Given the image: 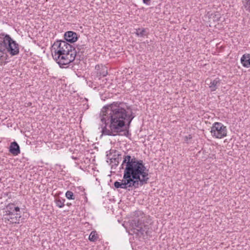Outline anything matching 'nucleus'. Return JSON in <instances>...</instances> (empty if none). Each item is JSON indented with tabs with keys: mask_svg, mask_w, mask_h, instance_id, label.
Wrapping results in <instances>:
<instances>
[{
	"mask_svg": "<svg viewBox=\"0 0 250 250\" xmlns=\"http://www.w3.org/2000/svg\"><path fill=\"white\" fill-rule=\"evenodd\" d=\"M126 106L123 102H116L102 108L100 116L103 134L116 136L124 130L126 123L129 125L134 117L127 113Z\"/></svg>",
	"mask_w": 250,
	"mask_h": 250,
	"instance_id": "obj_1",
	"label": "nucleus"
},
{
	"mask_svg": "<svg viewBox=\"0 0 250 250\" xmlns=\"http://www.w3.org/2000/svg\"><path fill=\"white\" fill-rule=\"evenodd\" d=\"M121 166L123 168L125 167L123 178L121 182H114V185L116 188L129 191L147 183L148 169H146L142 160H137L130 155H124Z\"/></svg>",
	"mask_w": 250,
	"mask_h": 250,
	"instance_id": "obj_2",
	"label": "nucleus"
},
{
	"mask_svg": "<svg viewBox=\"0 0 250 250\" xmlns=\"http://www.w3.org/2000/svg\"><path fill=\"white\" fill-rule=\"evenodd\" d=\"M66 41H57L52 46V55L53 59L61 67L65 66L74 61L76 56L75 47L67 42H74L78 40L76 32L69 31L65 33Z\"/></svg>",
	"mask_w": 250,
	"mask_h": 250,
	"instance_id": "obj_3",
	"label": "nucleus"
},
{
	"mask_svg": "<svg viewBox=\"0 0 250 250\" xmlns=\"http://www.w3.org/2000/svg\"><path fill=\"white\" fill-rule=\"evenodd\" d=\"M7 52L11 56H16L20 52L19 45L11 37L4 33L0 34V65L4 61V54Z\"/></svg>",
	"mask_w": 250,
	"mask_h": 250,
	"instance_id": "obj_4",
	"label": "nucleus"
},
{
	"mask_svg": "<svg viewBox=\"0 0 250 250\" xmlns=\"http://www.w3.org/2000/svg\"><path fill=\"white\" fill-rule=\"evenodd\" d=\"M227 128L222 123L215 122L211 127L212 136L216 139H222L227 136Z\"/></svg>",
	"mask_w": 250,
	"mask_h": 250,
	"instance_id": "obj_5",
	"label": "nucleus"
},
{
	"mask_svg": "<svg viewBox=\"0 0 250 250\" xmlns=\"http://www.w3.org/2000/svg\"><path fill=\"white\" fill-rule=\"evenodd\" d=\"M5 220L9 221L10 223H19L20 219L21 217V214L19 212L11 213L9 214H5Z\"/></svg>",
	"mask_w": 250,
	"mask_h": 250,
	"instance_id": "obj_6",
	"label": "nucleus"
},
{
	"mask_svg": "<svg viewBox=\"0 0 250 250\" xmlns=\"http://www.w3.org/2000/svg\"><path fill=\"white\" fill-rule=\"evenodd\" d=\"M97 77L100 79L102 77H105L107 75V68L103 65H96L95 66Z\"/></svg>",
	"mask_w": 250,
	"mask_h": 250,
	"instance_id": "obj_7",
	"label": "nucleus"
},
{
	"mask_svg": "<svg viewBox=\"0 0 250 250\" xmlns=\"http://www.w3.org/2000/svg\"><path fill=\"white\" fill-rule=\"evenodd\" d=\"M9 151L14 156H17L20 153V148L17 142H13L11 143Z\"/></svg>",
	"mask_w": 250,
	"mask_h": 250,
	"instance_id": "obj_8",
	"label": "nucleus"
},
{
	"mask_svg": "<svg viewBox=\"0 0 250 250\" xmlns=\"http://www.w3.org/2000/svg\"><path fill=\"white\" fill-rule=\"evenodd\" d=\"M241 62L243 66L245 67L249 68L250 67V54H245L241 58Z\"/></svg>",
	"mask_w": 250,
	"mask_h": 250,
	"instance_id": "obj_9",
	"label": "nucleus"
},
{
	"mask_svg": "<svg viewBox=\"0 0 250 250\" xmlns=\"http://www.w3.org/2000/svg\"><path fill=\"white\" fill-rule=\"evenodd\" d=\"M220 81L221 80L218 78H216L210 81V83L208 84V85L211 91L216 90L217 87L219 86Z\"/></svg>",
	"mask_w": 250,
	"mask_h": 250,
	"instance_id": "obj_10",
	"label": "nucleus"
},
{
	"mask_svg": "<svg viewBox=\"0 0 250 250\" xmlns=\"http://www.w3.org/2000/svg\"><path fill=\"white\" fill-rule=\"evenodd\" d=\"M6 210L5 211V214H9L14 212H19L20 211V208L17 207H15L13 204H9L6 206Z\"/></svg>",
	"mask_w": 250,
	"mask_h": 250,
	"instance_id": "obj_11",
	"label": "nucleus"
},
{
	"mask_svg": "<svg viewBox=\"0 0 250 250\" xmlns=\"http://www.w3.org/2000/svg\"><path fill=\"white\" fill-rule=\"evenodd\" d=\"M148 29L144 28H139L136 29L135 34L139 37H144L148 34Z\"/></svg>",
	"mask_w": 250,
	"mask_h": 250,
	"instance_id": "obj_12",
	"label": "nucleus"
},
{
	"mask_svg": "<svg viewBox=\"0 0 250 250\" xmlns=\"http://www.w3.org/2000/svg\"><path fill=\"white\" fill-rule=\"evenodd\" d=\"M121 159L122 157L121 155L120 154H117V155H114L112 157L110 158V162L116 166L119 164L120 161H121Z\"/></svg>",
	"mask_w": 250,
	"mask_h": 250,
	"instance_id": "obj_13",
	"label": "nucleus"
},
{
	"mask_svg": "<svg viewBox=\"0 0 250 250\" xmlns=\"http://www.w3.org/2000/svg\"><path fill=\"white\" fill-rule=\"evenodd\" d=\"M98 239V235L96 231H92L89 236V240L91 242H95Z\"/></svg>",
	"mask_w": 250,
	"mask_h": 250,
	"instance_id": "obj_14",
	"label": "nucleus"
},
{
	"mask_svg": "<svg viewBox=\"0 0 250 250\" xmlns=\"http://www.w3.org/2000/svg\"><path fill=\"white\" fill-rule=\"evenodd\" d=\"M64 202L65 199L58 198L56 200L55 203L58 207L60 208H62L64 206Z\"/></svg>",
	"mask_w": 250,
	"mask_h": 250,
	"instance_id": "obj_15",
	"label": "nucleus"
},
{
	"mask_svg": "<svg viewBox=\"0 0 250 250\" xmlns=\"http://www.w3.org/2000/svg\"><path fill=\"white\" fill-rule=\"evenodd\" d=\"M243 6L246 11L250 12V0H242Z\"/></svg>",
	"mask_w": 250,
	"mask_h": 250,
	"instance_id": "obj_16",
	"label": "nucleus"
},
{
	"mask_svg": "<svg viewBox=\"0 0 250 250\" xmlns=\"http://www.w3.org/2000/svg\"><path fill=\"white\" fill-rule=\"evenodd\" d=\"M65 197L69 200H74L75 196L73 193L69 190H68L65 193Z\"/></svg>",
	"mask_w": 250,
	"mask_h": 250,
	"instance_id": "obj_17",
	"label": "nucleus"
},
{
	"mask_svg": "<svg viewBox=\"0 0 250 250\" xmlns=\"http://www.w3.org/2000/svg\"><path fill=\"white\" fill-rule=\"evenodd\" d=\"M192 138V136L191 135H188V136H186L185 137V141L187 143H188V140H190Z\"/></svg>",
	"mask_w": 250,
	"mask_h": 250,
	"instance_id": "obj_18",
	"label": "nucleus"
},
{
	"mask_svg": "<svg viewBox=\"0 0 250 250\" xmlns=\"http://www.w3.org/2000/svg\"><path fill=\"white\" fill-rule=\"evenodd\" d=\"M2 196L3 197L8 196L9 198H10L11 196V193H10V192H3L2 194Z\"/></svg>",
	"mask_w": 250,
	"mask_h": 250,
	"instance_id": "obj_19",
	"label": "nucleus"
},
{
	"mask_svg": "<svg viewBox=\"0 0 250 250\" xmlns=\"http://www.w3.org/2000/svg\"><path fill=\"white\" fill-rule=\"evenodd\" d=\"M151 0H143V2L144 4L149 5L150 4V1Z\"/></svg>",
	"mask_w": 250,
	"mask_h": 250,
	"instance_id": "obj_20",
	"label": "nucleus"
},
{
	"mask_svg": "<svg viewBox=\"0 0 250 250\" xmlns=\"http://www.w3.org/2000/svg\"><path fill=\"white\" fill-rule=\"evenodd\" d=\"M137 231H141L142 228L139 227L138 225L136 226V228H135Z\"/></svg>",
	"mask_w": 250,
	"mask_h": 250,
	"instance_id": "obj_21",
	"label": "nucleus"
},
{
	"mask_svg": "<svg viewBox=\"0 0 250 250\" xmlns=\"http://www.w3.org/2000/svg\"><path fill=\"white\" fill-rule=\"evenodd\" d=\"M71 157V158H72V159H73V160H78V157H75V156H72Z\"/></svg>",
	"mask_w": 250,
	"mask_h": 250,
	"instance_id": "obj_22",
	"label": "nucleus"
},
{
	"mask_svg": "<svg viewBox=\"0 0 250 250\" xmlns=\"http://www.w3.org/2000/svg\"><path fill=\"white\" fill-rule=\"evenodd\" d=\"M71 205V204H67V206Z\"/></svg>",
	"mask_w": 250,
	"mask_h": 250,
	"instance_id": "obj_23",
	"label": "nucleus"
},
{
	"mask_svg": "<svg viewBox=\"0 0 250 250\" xmlns=\"http://www.w3.org/2000/svg\"><path fill=\"white\" fill-rule=\"evenodd\" d=\"M71 205V204H67V206Z\"/></svg>",
	"mask_w": 250,
	"mask_h": 250,
	"instance_id": "obj_24",
	"label": "nucleus"
},
{
	"mask_svg": "<svg viewBox=\"0 0 250 250\" xmlns=\"http://www.w3.org/2000/svg\"><path fill=\"white\" fill-rule=\"evenodd\" d=\"M90 85H91V84H90V85H89V86H90ZM91 87H92V86H91Z\"/></svg>",
	"mask_w": 250,
	"mask_h": 250,
	"instance_id": "obj_25",
	"label": "nucleus"
},
{
	"mask_svg": "<svg viewBox=\"0 0 250 250\" xmlns=\"http://www.w3.org/2000/svg\"><path fill=\"white\" fill-rule=\"evenodd\" d=\"M90 85H91V84H90V85H89V86H90ZM91 87H92V86H91Z\"/></svg>",
	"mask_w": 250,
	"mask_h": 250,
	"instance_id": "obj_26",
	"label": "nucleus"
}]
</instances>
